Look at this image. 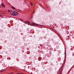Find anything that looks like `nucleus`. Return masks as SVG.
Here are the masks:
<instances>
[{
    "mask_svg": "<svg viewBox=\"0 0 74 74\" xmlns=\"http://www.w3.org/2000/svg\"><path fill=\"white\" fill-rule=\"evenodd\" d=\"M12 12L13 13L12 15H13V16H16V14L14 12Z\"/></svg>",
    "mask_w": 74,
    "mask_h": 74,
    "instance_id": "obj_1",
    "label": "nucleus"
},
{
    "mask_svg": "<svg viewBox=\"0 0 74 74\" xmlns=\"http://www.w3.org/2000/svg\"><path fill=\"white\" fill-rule=\"evenodd\" d=\"M1 5L3 7H5V5H4V3H1Z\"/></svg>",
    "mask_w": 74,
    "mask_h": 74,
    "instance_id": "obj_2",
    "label": "nucleus"
},
{
    "mask_svg": "<svg viewBox=\"0 0 74 74\" xmlns=\"http://www.w3.org/2000/svg\"><path fill=\"white\" fill-rule=\"evenodd\" d=\"M25 22H26V23H29V24H30V23L29 22L27 21H26Z\"/></svg>",
    "mask_w": 74,
    "mask_h": 74,
    "instance_id": "obj_3",
    "label": "nucleus"
},
{
    "mask_svg": "<svg viewBox=\"0 0 74 74\" xmlns=\"http://www.w3.org/2000/svg\"><path fill=\"white\" fill-rule=\"evenodd\" d=\"M11 8H12V9H15V8H14V7H11Z\"/></svg>",
    "mask_w": 74,
    "mask_h": 74,
    "instance_id": "obj_4",
    "label": "nucleus"
},
{
    "mask_svg": "<svg viewBox=\"0 0 74 74\" xmlns=\"http://www.w3.org/2000/svg\"><path fill=\"white\" fill-rule=\"evenodd\" d=\"M30 4H31V5H33V3H32L31 2V3H30Z\"/></svg>",
    "mask_w": 74,
    "mask_h": 74,
    "instance_id": "obj_5",
    "label": "nucleus"
},
{
    "mask_svg": "<svg viewBox=\"0 0 74 74\" xmlns=\"http://www.w3.org/2000/svg\"><path fill=\"white\" fill-rule=\"evenodd\" d=\"M16 15H18V14H18V12H16Z\"/></svg>",
    "mask_w": 74,
    "mask_h": 74,
    "instance_id": "obj_6",
    "label": "nucleus"
},
{
    "mask_svg": "<svg viewBox=\"0 0 74 74\" xmlns=\"http://www.w3.org/2000/svg\"><path fill=\"white\" fill-rule=\"evenodd\" d=\"M8 12H10V10H8Z\"/></svg>",
    "mask_w": 74,
    "mask_h": 74,
    "instance_id": "obj_7",
    "label": "nucleus"
},
{
    "mask_svg": "<svg viewBox=\"0 0 74 74\" xmlns=\"http://www.w3.org/2000/svg\"><path fill=\"white\" fill-rule=\"evenodd\" d=\"M14 12H15V13H16V12L14 10Z\"/></svg>",
    "mask_w": 74,
    "mask_h": 74,
    "instance_id": "obj_8",
    "label": "nucleus"
},
{
    "mask_svg": "<svg viewBox=\"0 0 74 74\" xmlns=\"http://www.w3.org/2000/svg\"><path fill=\"white\" fill-rule=\"evenodd\" d=\"M20 20H21V21H23V20H22V19H20Z\"/></svg>",
    "mask_w": 74,
    "mask_h": 74,
    "instance_id": "obj_9",
    "label": "nucleus"
},
{
    "mask_svg": "<svg viewBox=\"0 0 74 74\" xmlns=\"http://www.w3.org/2000/svg\"><path fill=\"white\" fill-rule=\"evenodd\" d=\"M12 73H13V72H11L10 74H12Z\"/></svg>",
    "mask_w": 74,
    "mask_h": 74,
    "instance_id": "obj_10",
    "label": "nucleus"
},
{
    "mask_svg": "<svg viewBox=\"0 0 74 74\" xmlns=\"http://www.w3.org/2000/svg\"><path fill=\"white\" fill-rule=\"evenodd\" d=\"M44 38H46V37H45V36H44Z\"/></svg>",
    "mask_w": 74,
    "mask_h": 74,
    "instance_id": "obj_11",
    "label": "nucleus"
},
{
    "mask_svg": "<svg viewBox=\"0 0 74 74\" xmlns=\"http://www.w3.org/2000/svg\"><path fill=\"white\" fill-rule=\"evenodd\" d=\"M60 74H62V71H61Z\"/></svg>",
    "mask_w": 74,
    "mask_h": 74,
    "instance_id": "obj_12",
    "label": "nucleus"
},
{
    "mask_svg": "<svg viewBox=\"0 0 74 74\" xmlns=\"http://www.w3.org/2000/svg\"><path fill=\"white\" fill-rule=\"evenodd\" d=\"M34 25H36V24H34Z\"/></svg>",
    "mask_w": 74,
    "mask_h": 74,
    "instance_id": "obj_13",
    "label": "nucleus"
},
{
    "mask_svg": "<svg viewBox=\"0 0 74 74\" xmlns=\"http://www.w3.org/2000/svg\"><path fill=\"white\" fill-rule=\"evenodd\" d=\"M19 10V11H21V10Z\"/></svg>",
    "mask_w": 74,
    "mask_h": 74,
    "instance_id": "obj_14",
    "label": "nucleus"
},
{
    "mask_svg": "<svg viewBox=\"0 0 74 74\" xmlns=\"http://www.w3.org/2000/svg\"><path fill=\"white\" fill-rule=\"evenodd\" d=\"M3 71H2L1 72V73H2V72H3Z\"/></svg>",
    "mask_w": 74,
    "mask_h": 74,
    "instance_id": "obj_15",
    "label": "nucleus"
},
{
    "mask_svg": "<svg viewBox=\"0 0 74 74\" xmlns=\"http://www.w3.org/2000/svg\"><path fill=\"white\" fill-rule=\"evenodd\" d=\"M34 12H33V14H34Z\"/></svg>",
    "mask_w": 74,
    "mask_h": 74,
    "instance_id": "obj_16",
    "label": "nucleus"
},
{
    "mask_svg": "<svg viewBox=\"0 0 74 74\" xmlns=\"http://www.w3.org/2000/svg\"><path fill=\"white\" fill-rule=\"evenodd\" d=\"M11 11L12 12V10H11Z\"/></svg>",
    "mask_w": 74,
    "mask_h": 74,
    "instance_id": "obj_17",
    "label": "nucleus"
},
{
    "mask_svg": "<svg viewBox=\"0 0 74 74\" xmlns=\"http://www.w3.org/2000/svg\"><path fill=\"white\" fill-rule=\"evenodd\" d=\"M32 18V17H31V18Z\"/></svg>",
    "mask_w": 74,
    "mask_h": 74,
    "instance_id": "obj_18",
    "label": "nucleus"
},
{
    "mask_svg": "<svg viewBox=\"0 0 74 74\" xmlns=\"http://www.w3.org/2000/svg\"><path fill=\"white\" fill-rule=\"evenodd\" d=\"M73 55H74V54H73Z\"/></svg>",
    "mask_w": 74,
    "mask_h": 74,
    "instance_id": "obj_19",
    "label": "nucleus"
},
{
    "mask_svg": "<svg viewBox=\"0 0 74 74\" xmlns=\"http://www.w3.org/2000/svg\"><path fill=\"white\" fill-rule=\"evenodd\" d=\"M0 8H1V7H0Z\"/></svg>",
    "mask_w": 74,
    "mask_h": 74,
    "instance_id": "obj_20",
    "label": "nucleus"
}]
</instances>
